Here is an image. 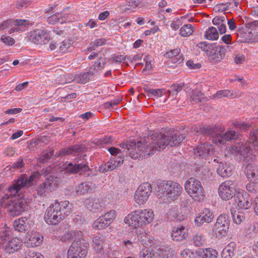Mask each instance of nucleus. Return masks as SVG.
Returning a JSON list of instances; mask_svg holds the SVG:
<instances>
[{"instance_id": "1", "label": "nucleus", "mask_w": 258, "mask_h": 258, "mask_svg": "<svg viewBox=\"0 0 258 258\" xmlns=\"http://www.w3.org/2000/svg\"><path fill=\"white\" fill-rule=\"evenodd\" d=\"M183 134H180L174 130H169L167 134H158L151 138L140 141L137 142L128 141L120 145V147L123 150L111 147L108 151L112 155L123 153L124 155H128L133 159L144 158L154 154L155 152L161 149H164L167 146L175 147L178 146L185 139Z\"/></svg>"}, {"instance_id": "2", "label": "nucleus", "mask_w": 258, "mask_h": 258, "mask_svg": "<svg viewBox=\"0 0 258 258\" xmlns=\"http://www.w3.org/2000/svg\"><path fill=\"white\" fill-rule=\"evenodd\" d=\"M71 209L69 201L58 202L56 200L55 203L51 204L47 209L44 216L45 221L49 225H56L70 214Z\"/></svg>"}, {"instance_id": "3", "label": "nucleus", "mask_w": 258, "mask_h": 258, "mask_svg": "<svg viewBox=\"0 0 258 258\" xmlns=\"http://www.w3.org/2000/svg\"><path fill=\"white\" fill-rule=\"evenodd\" d=\"M2 207L9 209L11 215L16 216L24 212L28 201L20 195H5L0 200Z\"/></svg>"}, {"instance_id": "4", "label": "nucleus", "mask_w": 258, "mask_h": 258, "mask_svg": "<svg viewBox=\"0 0 258 258\" xmlns=\"http://www.w3.org/2000/svg\"><path fill=\"white\" fill-rule=\"evenodd\" d=\"M154 218L153 212L151 210L135 211L128 214L124 218L126 224L135 228L142 227L151 222Z\"/></svg>"}, {"instance_id": "5", "label": "nucleus", "mask_w": 258, "mask_h": 258, "mask_svg": "<svg viewBox=\"0 0 258 258\" xmlns=\"http://www.w3.org/2000/svg\"><path fill=\"white\" fill-rule=\"evenodd\" d=\"M41 176L38 171L33 172L30 176L23 174L20 175L13 183L8 188V192H19L23 189L27 188L33 184V182L39 179Z\"/></svg>"}, {"instance_id": "6", "label": "nucleus", "mask_w": 258, "mask_h": 258, "mask_svg": "<svg viewBox=\"0 0 258 258\" xmlns=\"http://www.w3.org/2000/svg\"><path fill=\"white\" fill-rule=\"evenodd\" d=\"M88 245L85 239L74 241L68 251L67 258H85Z\"/></svg>"}, {"instance_id": "7", "label": "nucleus", "mask_w": 258, "mask_h": 258, "mask_svg": "<svg viewBox=\"0 0 258 258\" xmlns=\"http://www.w3.org/2000/svg\"><path fill=\"white\" fill-rule=\"evenodd\" d=\"M229 222L227 215H220L213 228V234L216 237H221L225 235L229 229Z\"/></svg>"}, {"instance_id": "8", "label": "nucleus", "mask_w": 258, "mask_h": 258, "mask_svg": "<svg viewBox=\"0 0 258 258\" xmlns=\"http://www.w3.org/2000/svg\"><path fill=\"white\" fill-rule=\"evenodd\" d=\"M182 187L177 182L163 181L157 184L156 191L159 194H180Z\"/></svg>"}, {"instance_id": "9", "label": "nucleus", "mask_w": 258, "mask_h": 258, "mask_svg": "<svg viewBox=\"0 0 258 258\" xmlns=\"http://www.w3.org/2000/svg\"><path fill=\"white\" fill-rule=\"evenodd\" d=\"M219 133L213 137V141L218 146L224 145L227 142L236 141L240 136L238 132L231 128L228 129L225 133Z\"/></svg>"}, {"instance_id": "10", "label": "nucleus", "mask_w": 258, "mask_h": 258, "mask_svg": "<svg viewBox=\"0 0 258 258\" xmlns=\"http://www.w3.org/2000/svg\"><path fill=\"white\" fill-rule=\"evenodd\" d=\"M29 40L37 45L48 43L50 38L48 33L44 30H36L29 36Z\"/></svg>"}, {"instance_id": "11", "label": "nucleus", "mask_w": 258, "mask_h": 258, "mask_svg": "<svg viewBox=\"0 0 258 258\" xmlns=\"http://www.w3.org/2000/svg\"><path fill=\"white\" fill-rule=\"evenodd\" d=\"M225 131V127L221 125L211 124L209 125H202L197 132L198 134L205 136H215L219 133H223Z\"/></svg>"}, {"instance_id": "12", "label": "nucleus", "mask_w": 258, "mask_h": 258, "mask_svg": "<svg viewBox=\"0 0 258 258\" xmlns=\"http://www.w3.org/2000/svg\"><path fill=\"white\" fill-rule=\"evenodd\" d=\"M184 189L187 194H201L204 191L201 182L194 177H190L185 181Z\"/></svg>"}, {"instance_id": "13", "label": "nucleus", "mask_w": 258, "mask_h": 258, "mask_svg": "<svg viewBox=\"0 0 258 258\" xmlns=\"http://www.w3.org/2000/svg\"><path fill=\"white\" fill-rule=\"evenodd\" d=\"M84 203L87 208L93 213H100L105 210L104 203L102 199H87Z\"/></svg>"}, {"instance_id": "14", "label": "nucleus", "mask_w": 258, "mask_h": 258, "mask_svg": "<svg viewBox=\"0 0 258 258\" xmlns=\"http://www.w3.org/2000/svg\"><path fill=\"white\" fill-rule=\"evenodd\" d=\"M227 47L213 45L212 48L208 52V56L216 62H219L225 56Z\"/></svg>"}, {"instance_id": "15", "label": "nucleus", "mask_w": 258, "mask_h": 258, "mask_svg": "<svg viewBox=\"0 0 258 258\" xmlns=\"http://www.w3.org/2000/svg\"><path fill=\"white\" fill-rule=\"evenodd\" d=\"M64 169L66 172L71 174H76L80 172L81 174L85 171L89 170V167L86 164L82 163L78 164L75 163L73 164L70 163L67 165H65Z\"/></svg>"}, {"instance_id": "16", "label": "nucleus", "mask_w": 258, "mask_h": 258, "mask_svg": "<svg viewBox=\"0 0 258 258\" xmlns=\"http://www.w3.org/2000/svg\"><path fill=\"white\" fill-rule=\"evenodd\" d=\"M213 213L208 209H205L203 212L195 219V222L198 226H201L204 223H210L213 220Z\"/></svg>"}, {"instance_id": "17", "label": "nucleus", "mask_w": 258, "mask_h": 258, "mask_svg": "<svg viewBox=\"0 0 258 258\" xmlns=\"http://www.w3.org/2000/svg\"><path fill=\"white\" fill-rule=\"evenodd\" d=\"M187 236V229L182 225L174 228L171 233L172 240L176 241H181L186 239Z\"/></svg>"}, {"instance_id": "18", "label": "nucleus", "mask_w": 258, "mask_h": 258, "mask_svg": "<svg viewBox=\"0 0 258 258\" xmlns=\"http://www.w3.org/2000/svg\"><path fill=\"white\" fill-rule=\"evenodd\" d=\"M230 211L233 221L236 224H241L247 218L248 215L243 209L236 210L234 208H231Z\"/></svg>"}, {"instance_id": "19", "label": "nucleus", "mask_w": 258, "mask_h": 258, "mask_svg": "<svg viewBox=\"0 0 258 258\" xmlns=\"http://www.w3.org/2000/svg\"><path fill=\"white\" fill-rule=\"evenodd\" d=\"M245 174L247 178L252 182H258V166L253 164H248L245 168Z\"/></svg>"}, {"instance_id": "20", "label": "nucleus", "mask_w": 258, "mask_h": 258, "mask_svg": "<svg viewBox=\"0 0 258 258\" xmlns=\"http://www.w3.org/2000/svg\"><path fill=\"white\" fill-rule=\"evenodd\" d=\"M26 237L27 239V242L30 243L33 247L38 246L43 241L42 236L37 232H27Z\"/></svg>"}, {"instance_id": "21", "label": "nucleus", "mask_w": 258, "mask_h": 258, "mask_svg": "<svg viewBox=\"0 0 258 258\" xmlns=\"http://www.w3.org/2000/svg\"><path fill=\"white\" fill-rule=\"evenodd\" d=\"M213 152L212 146L207 143L198 146L194 151L195 155L199 157H206Z\"/></svg>"}, {"instance_id": "22", "label": "nucleus", "mask_w": 258, "mask_h": 258, "mask_svg": "<svg viewBox=\"0 0 258 258\" xmlns=\"http://www.w3.org/2000/svg\"><path fill=\"white\" fill-rule=\"evenodd\" d=\"M226 15L223 14L222 16H216L214 17L212 20L213 24L217 26V28L220 34H223L226 32Z\"/></svg>"}, {"instance_id": "23", "label": "nucleus", "mask_w": 258, "mask_h": 258, "mask_svg": "<svg viewBox=\"0 0 258 258\" xmlns=\"http://www.w3.org/2000/svg\"><path fill=\"white\" fill-rule=\"evenodd\" d=\"M21 245V242L17 238H13L8 241L5 245L3 246L6 252L12 253L17 251Z\"/></svg>"}, {"instance_id": "24", "label": "nucleus", "mask_w": 258, "mask_h": 258, "mask_svg": "<svg viewBox=\"0 0 258 258\" xmlns=\"http://www.w3.org/2000/svg\"><path fill=\"white\" fill-rule=\"evenodd\" d=\"M237 205L240 207L239 209H243L245 211L250 208L252 204V199L249 195H239L238 197Z\"/></svg>"}, {"instance_id": "25", "label": "nucleus", "mask_w": 258, "mask_h": 258, "mask_svg": "<svg viewBox=\"0 0 258 258\" xmlns=\"http://www.w3.org/2000/svg\"><path fill=\"white\" fill-rule=\"evenodd\" d=\"M196 254L202 258H217L218 253L212 248H198L196 251Z\"/></svg>"}, {"instance_id": "26", "label": "nucleus", "mask_w": 258, "mask_h": 258, "mask_svg": "<svg viewBox=\"0 0 258 258\" xmlns=\"http://www.w3.org/2000/svg\"><path fill=\"white\" fill-rule=\"evenodd\" d=\"M219 194H231L236 192V189L231 181L222 182L219 187Z\"/></svg>"}, {"instance_id": "27", "label": "nucleus", "mask_w": 258, "mask_h": 258, "mask_svg": "<svg viewBox=\"0 0 258 258\" xmlns=\"http://www.w3.org/2000/svg\"><path fill=\"white\" fill-rule=\"evenodd\" d=\"M15 230L19 232L25 231L28 228V223L26 217H21L15 220L13 223Z\"/></svg>"}, {"instance_id": "28", "label": "nucleus", "mask_w": 258, "mask_h": 258, "mask_svg": "<svg viewBox=\"0 0 258 258\" xmlns=\"http://www.w3.org/2000/svg\"><path fill=\"white\" fill-rule=\"evenodd\" d=\"M93 74V73L90 71L87 73L80 74L77 76H72V79L77 83L85 84L89 81Z\"/></svg>"}, {"instance_id": "29", "label": "nucleus", "mask_w": 258, "mask_h": 258, "mask_svg": "<svg viewBox=\"0 0 258 258\" xmlns=\"http://www.w3.org/2000/svg\"><path fill=\"white\" fill-rule=\"evenodd\" d=\"M249 142L251 144L249 148H253L255 151H258V128L250 131Z\"/></svg>"}, {"instance_id": "30", "label": "nucleus", "mask_w": 258, "mask_h": 258, "mask_svg": "<svg viewBox=\"0 0 258 258\" xmlns=\"http://www.w3.org/2000/svg\"><path fill=\"white\" fill-rule=\"evenodd\" d=\"M67 18L66 16L63 15L62 14L57 13L52 15L47 18V22L48 23L53 25L57 23L61 24L66 22Z\"/></svg>"}, {"instance_id": "31", "label": "nucleus", "mask_w": 258, "mask_h": 258, "mask_svg": "<svg viewBox=\"0 0 258 258\" xmlns=\"http://www.w3.org/2000/svg\"><path fill=\"white\" fill-rule=\"evenodd\" d=\"M217 173L223 177H227L231 176V169L226 164L220 163L217 169Z\"/></svg>"}, {"instance_id": "32", "label": "nucleus", "mask_w": 258, "mask_h": 258, "mask_svg": "<svg viewBox=\"0 0 258 258\" xmlns=\"http://www.w3.org/2000/svg\"><path fill=\"white\" fill-rule=\"evenodd\" d=\"M206 97L203 93L199 90H195L192 92L189 98L190 102L194 101L195 103H199L205 101Z\"/></svg>"}, {"instance_id": "33", "label": "nucleus", "mask_w": 258, "mask_h": 258, "mask_svg": "<svg viewBox=\"0 0 258 258\" xmlns=\"http://www.w3.org/2000/svg\"><path fill=\"white\" fill-rule=\"evenodd\" d=\"M93 246L95 251L101 252L103 249L104 237L102 236H96L92 239Z\"/></svg>"}, {"instance_id": "34", "label": "nucleus", "mask_w": 258, "mask_h": 258, "mask_svg": "<svg viewBox=\"0 0 258 258\" xmlns=\"http://www.w3.org/2000/svg\"><path fill=\"white\" fill-rule=\"evenodd\" d=\"M109 224L102 216H100L92 224V227L95 230H100L108 227Z\"/></svg>"}, {"instance_id": "35", "label": "nucleus", "mask_w": 258, "mask_h": 258, "mask_svg": "<svg viewBox=\"0 0 258 258\" xmlns=\"http://www.w3.org/2000/svg\"><path fill=\"white\" fill-rule=\"evenodd\" d=\"M205 37L209 40H217L219 37L218 33L216 28L211 27L205 32Z\"/></svg>"}, {"instance_id": "36", "label": "nucleus", "mask_w": 258, "mask_h": 258, "mask_svg": "<svg viewBox=\"0 0 258 258\" xmlns=\"http://www.w3.org/2000/svg\"><path fill=\"white\" fill-rule=\"evenodd\" d=\"M11 231L10 228H7L0 231V243L5 244L11 239Z\"/></svg>"}, {"instance_id": "37", "label": "nucleus", "mask_w": 258, "mask_h": 258, "mask_svg": "<svg viewBox=\"0 0 258 258\" xmlns=\"http://www.w3.org/2000/svg\"><path fill=\"white\" fill-rule=\"evenodd\" d=\"M195 30L194 27L191 24L184 25L180 29V33L182 36L187 37L190 35Z\"/></svg>"}, {"instance_id": "38", "label": "nucleus", "mask_w": 258, "mask_h": 258, "mask_svg": "<svg viewBox=\"0 0 258 258\" xmlns=\"http://www.w3.org/2000/svg\"><path fill=\"white\" fill-rule=\"evenodd\" d=\"M152 191L151 185L148 182H144L139 186L136 192L141 194H150Z\"/></svg>"}, {"instance_id": "39", "label": "nucleus", "mask_w": 258, "mask_h": 258, "mask_svg": "<svg viewBox=\"0 0 258 258\" xmlns=\"http://www.w3.org/2000/svg\"><path fill=\"white\" fill-rule=\"evenodd\" d=\"M192 241L195 246H200L205 241L204 236L201 233L198 232L193 236Z\"/></svg>"}, {"instance_id": "40", "label": "nucleus", "mask_w": 258, "mask_h": 258, "mask_svg": "<svg viewBox=\"0 0 258 258\" xmlns=\"http://www.w3.org/2000/svg\"><path fill=\"white\" fill-rule=\"evenodd\" d=\"M52 187V185L50 181L48 179L42 184H40L38 187V191L39 192H48L50 191L51 188Z\"/></svg>"}, {"instance_id": "41", "label": "nucleus", "mask_w": 258, "mask_h": 258, "mask_svg": "<svg viewBox=\"0 0 258 258\" xmlns=\"http://www.w3.org/2000/svg\"><path fill=\"white\" fill-rule=\"evenodd\" d=\"M116 216V212L114 210H110L105 213L102 217L105 220L109 225L113 221Z\"/></svg>"}, {"instance_id": "42", "label": "nucleus", "mask_w": 258, "mask_h": 258, "mask_svg": "<svg viewBox=\"0 0 258 258\" xmlns=\"http://www.w3.org/2000/svg\"><path fill=\"white\" fill-rule=\"evenodd\" d=\"M92 190V189L91 188L90 186H89L86 183H82L78 186L76 192L78 194H86L91 192Z\"/></svg>"}, {"instance_id": "43", "label": "nucleus", "mask_w": 258, "mask_h": 258, "mask_svg": "<svg viewBox=\"0 0 258 258\" xmlns=\"http://www.w3.org/2000/svg\"><path fill=\"white\" fill-rule=\"evenodd\" d=\"M230 94V91L228 90H220L217 92V93L214 94L212 97L211 99H221L223 97H227L229 96Z\"/></svg>"}, {"instance_id": "44", "label": "nucleus", "mask_w": 258, "mask_h": 258, "mask_svg": "<svg viewBox=\"0 0 258 258\" xmlns=\"http://www.w3.org/2000/svg\"><path fill=\"white\" fill-rule=\"evenodd\" d=\"M169 216L173 217L174 219L178 220L181 221L183 219L182 218V216H180L179 215V212L178 211V209L176 207H173L169 210Z\"/></svg>"}, {"instance_id": "45", "label": "nucleus", "mask_w": 258, "mask_h": 258, "mask_svg": "<svg viewBox=\"0 0 258 258\" xmlns=\"http://www.w3.org/2000/svg\"><path fill=\"white\" fill-rule=\"evenodd\" d=\"M41 253L35 252L33 249H28L25 253L24 258H42Z\"/></svg>"}, {"instance_id": "46", "label": "nucleus", "mask_w": 258, "mask_h": 258, "mask_svg": "<svg viewBox=\"0 0 258 258\" xmlns=\"http://www.w3.org/2000/svg\"><path fill=\"white\" fill-rule=\"evenodd\" d=\"M72 44V43L71 40H69L68 39L64 40L59 45V51L61 53H64L66 52Z\"/></svg>"}, {"instance_id": "47", "label": "nucleus", "mask_w": 258, "mask_h": 258, "mask_svg": "<svg viewBox=\"0 0 258 258\" xmlns=\"http://www.w3.org/2000/svg\"><path fill=\"white\" fill-rule=\"evenodd\" d=\"M149 197L148 195H134L135 202L141 205L145 203L148 200Z\"/></svg>"}, {"instance_id": "48", "label": "nucleus", "mask_w": 258, "mask_h": 258, "mask_svg": "<svg viewBox=\"0 0 258 258\" xmlns=\"http://www.w3.org/2000/svg\"><path fill=\"white\" fill-rule=\"evenodd\" d=\"M213 45L208 43L206 42H200L197 44V46L201 48L203 51L206 52V54L208 55V52H210V50L212 48Z\"/></svg>"}, {"instance_id": "49", "label": "nucleus", "mask_w": 258, "mask_h": 258, "mask_svg": "<svg viewBox=\"0 0 258 258\" xmlns=\"http://www.w3.org/2000/svg\"><path fill=\"white\" fill-rule=\"evenodd\" d=\"M169 252L163 249H158L155 252V258H171Z\"/></svg>"}, {"instance_id": "50", "label": "nucleus", "mask_w": 258, "mask_h": 258, "mask_svg": "<svg viewBox=\"0 0 258 258\" xmlns=\"http://www.w3.org/2000/svg\"><path fill=\"white\" fill-rule=\"evenodd\" d=\"M53 155V151H50L49 152H42L40 157L39 158L38 160H39V162L41 163H45L48 160H49L51 157Z\"/></svg>"}, {"instance_id": "51", "label": "nucleus", "mask_w": 258, "mask_h": 258, "mask_svg": "<svg viewBox=\"0 0 258 258\" xmlns=\"http://www.w3.org/2000/svg\"><path fill=\"white\" fill-rule=\"evenodd\" d=\"M233 125L236 128L242 131H246L251 126V124L249 123L241 122L239 121L233 122Z\"/></svg>"}, {"instance_id": "52", "label": "nucleus", "mask_w": 258, "mask_h": 258, "mask_svg": "<svg viewBox=\"0 0 258 258\" xmlns=\"http://www.w3.org/2000/svg\"><path fill=\"white\" fill-rule=\"evenodd\" d=\"M155 252H152L150 249H144L140 253L141 258H155Z\"/></svg>"}, {"instance_id": "53", "label": "nucleus", "mask_w": 258, "mask_h": 258, "mask_svg": "<svg viewBox=\"0 0 258 258\" xmlns=\"http://www.w3.org/2000/svg\"><path fill=\"white\" fill-rule=\"evenodd\" d=\"M73 154L84 153L87 150L86 147L83 144L75 145L72 146Z\"/></svg>"}, {"instance_id": "54", "label": "nucleus", "mask_w": 258, "mask_h": 258, "mask_svg": "<svg viewBox=\"0 0 258 258\" xmlns=\"http://www.w3.org/2000/svg\"><path fill=\"white\" fill-rule=\"evenodd\" d=\"M233 254V250L229 246H226L221 253L222 258H232Z\"/></svg>"}, {"instance_id": "55", "label": "nucleus", "mask_w": 258, "mask_h": 258, "mask_svg": "<svg viewBox=\"0 0 258 258\" xmlns=\"http://www.w3.org/2000/svg\"><path fill=\"white\" fill-rule=\"evenodd\" d=\"M1 40L3 43L7 45L12 46L15 43V40L14 38L6 35H2L1 36Z\"/></svg>"}, {"instance_id": "56", "label": "nucleus", "mask_w": 258, "mask_h": 258, "mask_svg": "<svg viewBox=\"0 0 258 258\" xmlns=\"http://www.w3.org/2000/svg\"><path fill=\"white\" fill-rule=\"evenodd\" d=\"M13 25L19 28H22L21 31H23L25 29L26 26L29 25V22L26 20H16L13 21Z\"/></svg>"}, {"instance_id": "57", "label": "nucleus", "mask_w": 258, "mask_h": 258, "mask_svg": "<svg viewBox=\"0 0 258 258\" xmlns=\"http://www.w3.org/2000/svg\"><path fill=\"white\" fill-rule=\"evenodd\" d=\"M31 0H20L16 2L15 7L18 9L27 7L30 4Z\"/></svg>"}, {"instance_id": "58", "label": "nucleus", "mask_w": 258, "mask_h": 258, "mask_svg": "<svg viewBox=\"0 0 258 258\" xmlns=\"http://www.w3.org/2000/svg\"><path fill=\"white\" fill-rule=\"evenodd\" d=\"M183 85L181 84H178L177 85H174L171 86L172 90L168 91L169 95L172 94V95H176L178 92L182 90Z\"/></svg>"}, {"instance_id": "59", "label": "nucleus", "mask_w": 258, "mask_h": 258, "mask_svg": "<svg viewBox=\"0 0 258 258\" xmlns=\"http://www.w3.org/2000/svg\"><path fill=\"white\" fill-rule=\"evenodd\" d=\"M204 195H195L194 197H192L191 195H188L187 199V204H191L193 201H200L202 199H203Z\"/></svg>"}, {"instance_id": "60", "label": "nucleus", "mask_w": 258, "mask_h": 258, "mask_svg": "<svg viewBox=\"0 0 258 258\" xmlns=\"http://www.w3.org/2000/svg\"><path fill=\"white\" fill-rule=\"evenodd\" d=\"M72 238L74 239L75 241L82 240V232L81 231H73L71 233Z\"/></svg>"}, {"instance_id": "61", "label": "nucleus", "mask_w": 258, "mask_h": 258, "mask_svg": "<svg viewBox=\"0 0 258 258\" xmlns=\"http://www.w3.org/2000/svg\"><path fill=\"white\" fill-rule=\"evenodd\" d=\"M13 25V20H8L0 24V31L4 30Z\"/></svg>"}, {"instance_id": "62", "label": "nucleus", "mask_w": 258, "mask_h": 258, "mask_svg": "<svg viewBox=\"0 0 258 258\" xmlns=\"http://www.w3.org/2000/svg\"><path fill=\"white\" fill-rule=\"evenodd\" d=\"M124 157L122 156H119L115 160H111V161L113 163L114 168L116 169L117 167L120 166L123 162Z\"/></svg>"}, {"instance_id": "63", "label": "nucleus", "mask_w": 258, "mask_h": 258, "mask_svg": "<svg viewBox=\"0 0 258 258\" xmlns=\"http://www.w3.org/2000/svg\"><path fill=\"white\" fill-rule=\"evenodd\" d=\"M104 43V40L102 39H97L94 43H93V45L89 48H88L89 50L92 51L93 50H95V48L96 47H98L99 46H101Z\"/></svg>"}, {"instance_id": "64", "label": "nucleus", "mask_w": 258, "mask_h": 258, "mask_svg": "<svg viewBox=\"0 0 258 258\" xmlns=\"http://www.w3.org/2000/svg\"><path fill=\"white\" fill-rule=\"evenodd\" d=\"M194 254V253L189 249H185L180 253V255L183 258H191V255H193Z\"/></svg>"}]
</instances>
